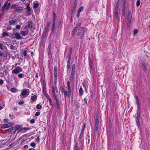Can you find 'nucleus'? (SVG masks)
Instances as JSON below:
<instances>
[{
    "instance_id": "2f4dec72",
    "label": "nucleus",
    "mask_w": 150,
    "mask_h": 150,
    "mask_svg": "<svg viewBox=\"0 0 150 150\" xmlns=\"http://www.w3.org/2000/svg\"><path fill=\"white\" fill-rule=\"evenodd\" d=\"M99 124V120L97 118H96L95 120V126H97L98 127V126Z\"/></svg>"
},
{
    "instance_id": "052dcab7",
    "label": "nucleus",
    "mask_w": 150,
    "mask_h": 150,
    "mask_svg": "<svg viewBox=\"0 0 150 150\" xmlns=\"http://www.w3.org/2000/svg\"><path fill=\"white\" fill-rule=\"evenodd\" d=\"M57 79H54V84L55 86H56V84L57 83Z\"/></svg>"
},
{
    "instance_id": "aec40b11",
    "label": "nucleus",
    "mask_w": 150,
    "mask_h": 150,
    "mask_svg": "<svg viewBox=\"0 0 150 150\" xmlns=\"http://www.w3.org/2000/svg\"><path fill=\"white\" fill-rule=\"evenodd\" d=\"M14 127L15 128L16 131L17 130L19 129V131H20V129H21V126L20 125H16L15 127Z\"/></svg>"
},
{
    "instance_id": "423d86ee",
    "label": "nucleus",
    "mask_w": 150,
    "mask_h": 150,
    "mask_svg": "<svg viewBox=\"0 0 150 150\" xmlns=\"http://www.w3.org/2000/svg\"><path fill=\"white\" fill-rule=\"evenodd\" d=\"M13 124L12 123H8L6 124H4L2 125L1 127L2 128H8L12 127L13 126Z\"/></svg>"
},
{
    "instance_id": "ddd939ff",
    "label": "nucleus",
    "mask_w": 150,
    "mask_h": 150,
    "mask_svg": "<svg viewBox=\"0 0 150 150\" xmlns=\"http://www.w3.org/2000/svg\"><path fill=\"white\" fill-rule=\"evenodd\" d=\"M26 9L27 12H28V15H30V4H27Z\"/></svg>"
},
{
    "instance_id": "5fc2aeb1",
    "label": "nucleus",
    "mask_w": 150,
    "mask_h": 150,
    "mask_svg": "<svg viewBox=\"0 0 150 150\" xmlns=\"http://www.w3.org/2000/svg\"><path fill=\"white\" fill-rule=\"evenodd\" d=\"M18 77L20 78H23V74H20L18 75Z\"/></svg>"
},
{
    "instance_id": "473e14b6",
    "label": "nucleus",
    "mask_w": 150,
    "mask_h": 150,
    "mask_svg": "<svg viewBox=\"0 0 150 150\" xmlns=\"http://www.w3.org/2000/svg\"><path fill=\"white\" fill-rule=\"evenodd\" d=\"M17 6V4H13L11 5V8L14 9L15 8H16V6Z\"/></svg>"
},
{
    "instance_id": "7ed1b4c3",
    "label": "nucleus",
    "mask_w": 150,
    "mask_h": 150,
    "mask_svg": "<svg viewBox=\"0 0 150 150\" xmlns=\"http://www.w3.org/2000/svg\"><path fill=\"white\" fill-rule=\"evenodd\" d=\"M29 90L28 89H25L21 93L20 96L22 98H25L26 97V95H28L29 93Z\"/></svg>"
},
{
    "instance_id": "ea45409f",
    "label": "nucleus",
    "mask_w": 150,
    "mask_h": 150,
    "mask_svg": "<svg viewBox=\"0 0 150 150\" xmlns=\"http://www.w3.org/2000/svg\"><path fill=\"white\" fill-rule=\"evenodd\" d=\"M42 108V106L40 104H38L36 105V108L38 109H41Z\"/></svg>"
},
{
    "instance_id": "f03ea898",
    "label": "nucleus",
    "mask_w": 150,
    "mask_h": 150,
    "mask_svg": "<svg viewBox=\"0 0 150 150\" xmlns=\"http://www.w3.org/2000/svg\"><path fill=\"white\" fill-rule=\"evenodd\" d=\"M52 93L54 98L59 97L58 91L56 86H55L52 87Z\"/></svg>"
},
{
    "instance_id": "603ef678",
    "label": "nucleus",
    "mask_w": 150,
    "mask_h": 150,
    "mask_svg": "<svg viewBox=\"0 0 150 150\" xmlns=\"http://www.w3.org/2000/svg\"><path fill=\"white\" fill-rule=\"evenodd\" d=\"M30 145L32 147H35L36 144L34 142H32L30 144Z\"/></svg>"
},
{
    "instance_id": "680f3d73",
    "label": "nucleus",
    "mask_w": 150,
    "mask_h": 150,
    "mask_svg": "<svg viewBox=\"0 0 150 150\" xmlns=\"http://www.w3.org/2000/svg\"><path fill=\"white\" fill-rule=\"evenodd\" d=\"M132 19V18H128V19L129 21V23H130V24H132V22L131 21Z\"/></svg>"
},
{
    "instance_id": "09e8293b",
    "label": "nucleus",
    "mask_w": 150,
    "mask_h": 150,
    "mask_svg": "<svg viewBox=\"0 0 150 150\" xmlns=\"http://www.w3.org/2000/svg\"><path fill=\"white\" fill-rule=\"evenodd\" d=\"M83 134L84 133L81 132L79 137V139H81L82 138L83 136Z\"/></svg>"
},
{
    "instance_id": "dca6fc26",
    "label": "nucleus",
    "mask_w": 150,
    "mask_h": 150,
    "mask_svg": "<svg viewBox=\"0 0 150 150\" xmlns=\"http://www.w3.org/2000/svg\"><path fill=\"white\" fill-rule=\"evenodd\" d=\"M16 9V11L19 13L23 11V8L22 7H17Z\"/></svg>"
},
{
    "instance_id": "72a5a7b5",
    "label": "nucleus",
    "mask_w": 150,
    "mask_h": 150,
    "mask_svg": "<svg viewBox=\"0 0 150 150\" xmlns=\"http://www.w3.org/2000/svg\"><path fill=\"white\" fill-rule=\"evenodd\" d=\"M89 65L90 67H93V62L91 60V59H89Z\"/></svg>"
},
{
    "instance_id": "c03bdc74",
    "label": "nucleus",
    "mask_w": 150,
    "mask_h": 150,
    "mask_svg": "<svg viewBox=\"0 0 150 150\" xmlns=\"http://www.w3.org/2000/svg\"><path fill=\"white\" fill-rule=\"evenodd\" d=\"M60 89L61 90V91L62 93H63L65 91L64 90V88L62 86H61L60 88Z\"/></svg>"
},
{
    "instance_id": "a211bd4d",
    "label": "nucleus",
    "mask_w": 150,
    "mask_h": 150,
    "mask_svg": "<svg viewBox=\"0 0 150 150\" xmlns=\"http://www.w3.org/2000/svg\"><path fill=\"white\" fill-rule=\"evenodd\" d=\"M78 142H76L75 144L74 147V148L73 150H80L79 148L78 147Z\"/></svg>"
},
{
    "instance_id": "e2e57ef3",
    "label": "nucleus",
    "mask_w": 150,
    "mask_h": 150,
    "mask_svg": "<svg viewBox=\"0 0 150 150\" xmlns=\"http://www.w3.org/2000/svg\"><path fill=\"white\" fill-rule=\"evenodd\" d=\"M138 30L137 29H135L134 30V34L135 35L138 32Z\"/></svg>"
},
{
    "instance_id": "8fccbe9b",
    "label": "nucleus",
    "mask_w": 150,
    "mask_h": 150,
    "mask_svg": "<svg viewBox=\"0 0 150 150\" xmlns=\"http://www.w3.org/2000/svg\"><path fill=\"white\" fill-rule=\"evenodd\" d=\"M140 4V1L139 0H138L137 1V3H136V5L137 6H139Z\"/></svg>"
},
{
    "instance_id": "49530a36",
    "label": "nucleus",
    "mask_w": 150,
    "mask_h": 150,
    "mask_svg": "<svg viewBox=\"0 0 150 150\" xmlns=\"http://www.w3.org/2000/svg\"><path fill=\"white\" fill-rule=\"evenodd\" d=\"M119 4L118 3H117L116 4V5L115 6V7H114V9H118V8H119Z\"/></svg>"
},
{
    "instance_id": "de8ad7c7",
    "label": "nucleus",
    "mask_w": 150,
    "mask_h": 150,
    "mask_svg": "<svg viewBox=\"0 0 150 150\" xmlns=\"http://www.w3.org/2000/svg\"><path fill=\"white\" fill-rule=\"evenodd\" d=\"M10 5H11V4L10 3H8V4H7V7H6V9L7 10H8L9 9L10 7Z\"/></svg>"
},
{
    "instance_id": "58836bf2",
    "label": "nucleus",
    "mask_w": 150,
    "mask_h": 150,
    "mask_svg": "<svg viewBox=\"0 0 150 150\" xmlns=\"http://www.w3.org/2000/svg\"><path fill=\"white\" fill-rule=\"evenodd\" d=\"M75 74V72L71 71V74L70 75V78H71V79H72L74 77Z\"/></svg>"
},
{
    "instance_id": "39448f33",
    "label": "nucleus",
    "mask_w": 150,
    "mask_h": 150,
    "mask_svg": "<svg viewBox=\"0 0 150 150\" xmlns=\"http://www.w3.org/2000/svg\"><path fill=\"white\" fill-rule=\"evenodd\" d=\"M64 97L67 96L69 98H70L71 95V90H68V91H65L64 92Z\"/></svg>"
},
{
    "instance_id": "6e6d98bb",
    "label": "nucleus",
    "mask_w": 150,
    "mask_h": 150,
    "mask_svg": "<svg viewBox=\"0 0 150 150\" xmlns=\"http://www.w3.org/2000/svg\"><path fill=\"white\" fill-rule=\"evenodd\" d=\"M49 101L50 104V105H53V103L52 102V101L51 98H49L48 100Z\"/></svg>"
},
{
    "instance_id": "c85d7f7f",
    "label": "nucleus",
    "mask_w": 150,
    "mask_h": 150,
    "mask_svg": "<svg viewBox=\"0 0 150 150\" xmlns=\"http://www.w3.org/2000/svg\"><path fill=\"white\" fill-rule=\"evenodd\" d=\"M57 17L56 15L55 12H53V21L55 22L56 18Z\"/></svg>"
},
{
    "instance_id": "a878e982",
    "label": "nucleus",
    "mask_w": 150,
    "mask_h": 150,
    "mask_svg": "<svg viewBox=\"0 0 150 150\" xmlns=\"http://www.w3.org/2000/svg\"><path fill=\"white\" fill-rule=\"evenodd\" d=\"M28 33V30H26V31H22L21 32V34L23 35V36H25Z\"/></svg>"
},
{
    "instance_id": "6e6552de",
    "label": "nucleus",
    "mask_w": 150,
    "mask_h": 150,
    "mask_svg": "<svg viewBox=\"0 0 150 150\" xmlns=\"http://www.w3.org/2000/svg\"><path fill=\"white\" fill-rule=\"evenodd\" d=\"M77 5V1L76 0H74V3L73 4V8L72 11L73 13H74L76 10V7Z\"/></svg>"
},
{
    "instance_id": "a19ab883",
    "label": "nucleus",
    "mask_w": 150,
    "mask_h": 150,
    "mask_svg": "<svg viewBox=\"0 0 150 150\" xmlns=\"http://www.w3.org/2000/svg\"><path fill=\"white\" fill-rule=\"evenodd\" d=\"M55 22L53 21L52 22V31L55 28Z\"/></svg>"
},
{
    "instance_id": "f704fd0d",
    "label": "nucleus",
    "mask_w": 150,
    "mask_h": 150,
    "mask_svg": "<svg viewBox=\"0 0 150 150\" xmlns=\"http://www.w3.org/2000/svg\"><path fill=\"white\" fill-rule=\"evenodd\" d=\"M83 9H84V8H83V6H81L79 8V9H78V11L80 13L81 12L83 11Z\"/></svg>"
},
{
    "instance_id": "b1692460",
    "label": "nucleus",
    "mask_w": 150,
    "mask_h": 150,
    "mask_svg": "<svg viewBox=\"0 0 150 150\" xmlns=\"http://www.w3.org/2000/svg\"><path fill=\"white\" fill-rule=\"evenodd\" d=\"M137 115L140 116V106H137Z\"/></svg>"
},
{
    "instance_id": "1a4fd4ad",
    "label": "nucleus",
    "mask_w": 150,
    "mask_h": 150,
    "mask_svg": "<svg viewBox=\"0 0 150 150\" xmlns=\"http://www.w3.org/2000/svg\"><path fill=\"white\" fill-rule=\"evenodd\" d=\"M15 128L14 127H13L8 129V132L9 133H11V134L15 133L16 132Z\"/></svg>"
},
{
    "instance_id": "864d4df0",
    "label": "nucleus",
    "mask_w": 150,
    "mask_h": 150,
    "mask_svg": "<svg viewBox=\"0 0 150 150\" xmlns=\"http://www.w3.org/2000/svg\"><path fill=\"white\" fill-rule=\"evenodd\" d=\"M87 99L86 97L83 99V101L84 103L86 104L87 105Z\"/></svg>"
},
{
    "instance_id": "13d9d810",
    "label": "nucleus",
    "mask_w": 150,
    "mask_h": 150,
    "mask_svg": "<svg viewBox=\"0 0 150 150\" xmlns=\"http://www.w3.org/2000/svg\"><path fill=\"white\" fill-rule=\"evenodd\" d=\"M48 30H49V27H46L45 29L44 33H46L48 31Z\"/></svg>"
},
{
    "instance_id": "c756f323",
    "label": "nucleus",
    "mask_w": 150,
    "mask_h": 150,
    "mask_svg": "<svg viewBox=\"0 0 150 150\" xmlns=\"http://www.w3.org/2000/svg\"><path fill=\"white\" fill-rule=\"evenodd\" d=\"M7 2H6L4 4V6H2V11H4V9H5L6 7L7 6Z\"/></svg>"
},
{
    "instance_id": "4d7b16f0",
    "label": "nucleus",
    "mask_w": 150,
    "mask_h": 150,
    "mask_svg": "<svg viewBox=\"0 0 150 150\" xmlns=\"http://www.w3.org/2000/svg\"><path fill=\"white\" fill-rule=\"evenodd\" d=\"M54 79H57V73H54Z\"/></svg>"
},
{
    "instance_id": "f257e3e1",
    "label": "nucleus",
    "mask_w": 150,
    "mask_h": 150,
    "mask_svg": "<svg viewBox=\"0 0 150 150\" xmlns=\"http://www.w3.org/2000/svg\"><path fill=\"white\" fill-rule=\"evenodd\" d=\"M81 24V22H79L76 23V26L74 28L72 31V34L73 36H74L75 35L76 33V30L79 28V29L77 31V35L78 36H80L81 35L80 38H83V36L85 32H86L87 31V29L82 26L80 27V26Z\"/></svg>"
},
{
    "instance_id": "4c0bfd02",
    "label": "nucleus",
    "mask_w": 150,
    "mask_h": 150,
    "mask_svg": "<svg viewBox=\"0 0 150 150\" xmlns=\"http://www.w3.org/2000/svg\"><path fill=\"white\" fill-rule=\"evenodd\" d=\"M2 35L3 37L8 36V34L6 32H4L2 33Z\"/></svg>"
},
{
    "instance_id": "bb28decb",
    "label": "nucleus",
    "mask_w": 150,
    "mask_h": 150,
    "mask_svg": "<svg viewBox=\"0 0 150 150\" xmlns=\"http://www.w3.org/2000/svg\"><path fill=\"white\" fill-rule=\"evenodd\" d=\"M67 88H68V90H71V87H70V82L68 81L67 83Z\"/></svg>"
},
{
    "instance_id": "2eb2a0df",
    "label": "nucleus",
    "mask_w": 150,
    "mask_h": 150,
    "mask_svg": "<svg viewBox=\"0 0 150 150\" xmlns=\"http://www.w3.org/2000/svg\"><path fill=\"white\" fill-rule=\"evenodd\" d=\"M142 65L143 67V70L144 71H146L147 70V67L144 61H143Z\"/></svg>"
},
{
    "instance_id": "4be33fe9",
    "label": "nucleus",
    "mask_w": 150,
    "mask_h": 150,
    "mask_svg": "<svg viewBox=\"0 0 150 150\" xmlns=\"http://www.w3.org/2000/svg\"><path fill=\"white\" fill-rule=\"evenodd\" d=\"M16 22V21L14 20H11L9 21V24L11 25H14Z\"/></svg>"
},
{
    "instance_id": "c9c22d12",
    "label": "nucleus",
    "mask_w": 150,
    "mask_h": 150,
    "mask_svg": "<svg viewBox=\"0 0 150 150\" xmlns=\"http://www.w3.org/2000/svg\"><path fill=\"white\" fill-rule=\"evenodd\" d=\"M136 103L137 104V106H139V103L138 97L137 98V99H136Z\"/></svg>"
},
{
    "instance_id": "cd10ccee",
    "label": "nucleus",
    "mask_w": 150,
    "mask_h": 150,
    "mask_svg": "<svg viewBox=\"0 0 150 150\" xmlns=\"http://www.w3.org/2000/svg\"><path fill=\"white\" fill-rule=\"evenodd\" d=\"M72 53V49L71 48H70L69 51V52L68 54V57L71 58V55Z\"/></svg>"
},
{
    "instance_id": "f3484780",
    "label": "nucleus",
    "mask_w": 150,
    "mask_h": 150,
    "mask_svg": "<svg viewBox=\"0 0 150 150\" xmlns=\"http://www.w3.org/2000/svg\"><path fill=\"white\" fill-rule=\"evenodd\" d=\"M79 96H82L83 94V91L82 86H81V87L79 89Z\"/></svg>"
},
{
    "instance_id": "338daca9",
    "label": "nucleus",
    "mask_w": 150,
    "mask_h": 150,
    "mask_svg": "<svg viewBox=\"0 0 150 150\" xmlns=\"http://www.w3.org/2000/svg\"><path fill=\"white\" fill-rule=\"evenodd\" d=\"M35 122V120L34 119H32L30 121V123L31 124H33Z\"/></svg>"
},
{
    "instance_id": "3c124183",
    "label": "nucleus",
    "mask_w": 150,
    "mask_h": 150,
    "mask_svg": "<svg viewBox=\"0 0 150 150\" xmlns=\"http://www.w3.org/2000/svg\"><path fill=\"white\" fill-rule=\"evenodd\" d=\"M122 13L123 16L124 17H125L126 15V10H125V9H123Z\"/></svg>"
},
{
    "instance_id": "e433bc0d",
    "label": "nucleus",
    "mask_w": 150,
    "mask_h": 150,
    "mask_svg": "<svg viewBox=\"0 0 150 150\" xmlns=\"http://www.w3.org/2000/svg\"><path fill=\"white\" fill-rule=\"evenodd\" d=\"M11 91L13 93H15L17 91V89L15 88H11Z\"/></svg>"
},
{
    "instance_id": "393cba45",
    "label": "nucleus",
    "mask_w": 150,
    "mask_h": 150,
    "mask_svg": "<svg viewBox=\"0 0 150 150\" xmlns=\"http://www.w3.org/2000/svg\"><path fill=\"white\" fill-rule=\"evenodd\" d=\"M20 72L19 70L17 69H15L12 71V73L17 74Z\"/></svg>"
},
{
    "instance_id": "a18cd8bd",
    "label": "nucleus",
    "mask_w": 150,
    "mask_h": 150,
    "mask_svg": "<svg viewBox=\"0 0 150 150\" xmlns=\"http://www.w3.org/2000/svg\"><path fill=\"white\" fill-rule=\"evenodd\" d=\"M54 73L57 72V66H55L54 68Z\"/></svg>"
},
{
    "instance_id": "20e7f679",
    "label": "nucleus",
    "mask_w": 150,
    "mask_h": 150,
    "mask_svg": "<svg viewBox=\"0 0 150 150\" xmlns=\"http://www.w3.org/2000/svg\"><path fill=\"white\" fill-rule=\"evenodd\" d=\"M33 27V22L31 21H28V24L25 27V28L27 30L28 29H32Z\"/></svg>"
},
{
    "instance_id": "5701e85b",
    "label": "nucleus",
    "mask_w": 150,
    "mask_h": 150,
    "mask_svg": "<svg viewBox=\"0 0 150 150\" xmlns=\"http://www.w3.org/2000/svg\"><path fill=\"white\" fill-rule=\"evenodd\" d=\"M39 6V3H34V2L33 3V7L34 9H35L38 8Z\"/></svg>"
},
{
    "instance_id": "69168bd1",
    "label": "nucleus",
    "mask_w": 150,
    "mask_h": 150,
    "mask_svg": "<svg viewBox=\"0 0 150 150\" xmlns=\"http://www.w3.org/2000/svg\"><path fill=\"white\" fill-rule=\"evenodd\" d=\"M15 48V46L13 45H11L10 46V48L11 50H13Z\"/></svg>"
},
{
    "instance_id": "412c9836",
    "label": "nucleus",
    "mask_w": 150,
    "mask_h": 150,
    "mask_svg": "<svg viewBox=\"0 0 150 150\" xmlns=\"http://www.w3.org/2000/svg\"><path fill=\"white\" fill-rule=\"evenodd\" d=\"M37 99V96L35 95L33 96H32L31 97V100L33 101H35Z\"/></svg>"
},
{
    "instance_id": "79ce46f5",
    "label": "nucleus",
    "mask_w": 150,
    "mask_h": 150,
    "mask_svg": "<svg viewBox=\"0 0 150 150\" xmlns=\"http://www.w3.org/2000/svg\"><path fill=\"white\" fill-rule=\"evenodd\" d=\"M118 16V13H114V17L115 18L117 19Z\"/></svg>"
},
{
    "instance_id": "4468645a",
    "label": "nucleus",
    "mask_w": 150,
    "mask_h": 150,
    "mask_svg": "<svg viewBox=\"0 0 150 150\" xmlns=\"http://www.w3.org/2000/svg\"><path fill=\"white\" fill-rule=\"evenodd\" d=\"M46 84L44 81H43L42 83V90L43 91H46Z\"/></svg>"
},
{
    "instance_id": "0e129e2a",
    "label": "nucleus",
    "mask_w": 150,
    "mask_h": 150,
    "mask_svg": "<svg viewBox=\"0 0 150 150\" xmlns=\"http://www.w3.org/2000/svg\"><path fill=\"white\" fill-rule=\"evenodd\" d=\"M8 119L6 118L4 120V122L6 123H7L8 122Z\"/></svg>"
},
{
    "instance_id": "9d476101",
    "label": "nucleus",
    "mask_w": 150,
    "mask_h": 150,
    "mask_svg": "<svg viewBox=\"0 0 150 150\" xmlns=\"http://www.w3.org/2000/svg\"><path fill=\"white\" fill-rule=\"evenodd\" d=\"M59 98H54L56 101V104L57 105L58 109H59L60 108V103L59 99Z\"/></svg>"
},
{
    "instance_id": "0eeeda50",
    "label": "nucleus",
    "mask_w": 150,
    "mask_h": 150,
    "mask_svg": "<svg viewBox=\"0 0 150 150\" xmlns=\"http://www.w3.org/2000/svg\"><path fill=\"white\" fill-rule=\"evenodd\" d=\"M82 85L84 88L87 89L89 85L88 81L86 80H84L82 83Z\"/></svg>"
},
{
    "instance_id": "9b49d317",
    "label": "nucleus",
    "mask_w": 150,
    "mask_h": 150,
    "mask_svg": "<svg viewBox=\"0 0 150 150\" xmlns=\"http://www.w3.org/2000/svg\"><path fill=\"white\" fill-rule=\"evenodd\" d=\"M15 35L16 37V38L17 39H20L22 38V37L20 35L19 33H15Z\"/></svg>"
},
{
    "instance_id": "37998d69",
    "label": "nucleus",
    "mask_w": 150,
    "mask_h": 150,
    "mask_svg": "<svg viewBox=\"0 0 150 150\" xmlns=\"http://www.w3.org/2000/svg\"><path fill=\"white\" fill-rule=\"evenodd\" d=\"M24 103V101L23 100H21L20 102H19L18 103V104L19 105H23Z\"/></svg>"
},
{
    "instance_id": "bf43d9fd",
    "label": "nucleus",
    "mask_w": 150,
    "mask_h": 150,
    "mask_svg": "<svg viewBox=\"0 0 150 150\" xmlns=\"http://www.w3.org/2000/svg\"><path fill=\"white\" fill-rule=\"evenodd\" d=\"M3 47H4V46L1 43H0V49L2 50H3Z\"/></svg>"
},
{
    "instance_id": "774afa93",
    "label": "nucleus",
    "mask_w": 150,
    "mask_h": 150,
    "mask_svg": "<svg viewBox=\"0 0 150 150\" xmlns=\"http://www.w3.org/2000/svg\"><path fill=\"white\" fill-rule=\"evenodd\" d=\"M21 25H17L16 26V28L17 29H19L20 28Z\"/></svg>"
},
{
    "instance_id": "6ab92c4d",
    "label": "nucleus",
    "mask_w": 150,
    "mask_h": 150,
    "mask_svg": "<svg viewBox=\"0 0 150 150\" xmlns=\"http://www.w3.org/2000/svg\"><path fill=\"white\" fill-rule=\"evenodd\" d=\"M29 129V128L27 127H21V129H20V131H26L28 130Z\"/></svg>"
},
{
    "instance_id": "7c9ffc66",
    "label": "nucleus",
    "mask_w": 150,
    "mask_h": 150,
    "mask_svg": "<svg viewBox=\"0 0 150 150\" xmlns=\"http://www.w3.org/2000/svg\"><path fill=\"white\" fill-rule=\"evenodd\" d=\"M128 18H132V15L131 13V11L129 10L128 11V15L127 16Z\"/></svg>"
},
{
    "instance_id": "f8f14e48",
    "label": "nucleus",
    "mask_w": 150,
    "mask_h": 150,
    "mask_svg": "<svg viewBox=\"0 0 150 150\" xmlns=\"http://www.w3.org/2000/svg\"><path fill=\"white\" fill-rule=\"evenodd\" d=\"M140 117V116L137 115V117H136V123L138 127H139L140 126V123L139 122Z\"/></svg>"
}]
</instances>
